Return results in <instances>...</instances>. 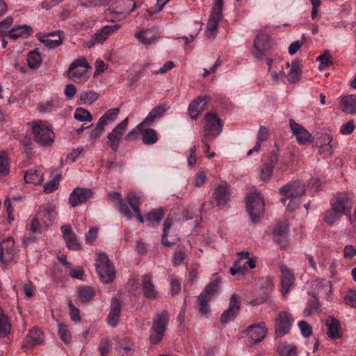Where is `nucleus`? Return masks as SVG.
<instances>
[{"instance_id": "nucleus-16", "label": "nucleus", "mask_w": 356, "mask_h": 356, "mask_svg": "<svg viewBox=\"0 0 356 356\" xmlns=\"http://www.w3.org/2000/svg\"><path fill=\"white\" fill-rule=\"evenodd\" d=\"M134 36L145 46L156 44L160 38L157 29L154 27L138 31Z\"/></svg>"}, {"instance_id": "nucleus-36", "label": "nucleus", "mask_w": 356, "mask_h": 356, "mask_svg": "<svg viewBox=\"0 0 356 356\" xmlns=\"http://www.w3.org/2000/svg\"><path fill=\"white\" fill-rule=\"evenodd\" d=\"M238 259L235 261L232 267L230 268V273L232 275L237 274L243 275L247 271V267L245 264H242L241 262L244 259H248L250 257V253L248 251H242L238 252Z\"/></svg>"}, {"instance_id": "nucleus-9", "label": "nucleus", "mask_w": 356, "mask_h": 356, "mask_svg": "<svg viewBox=\"0 0 356 356\" xmlns=\"http://www.w3.org/2000/svg\"><path fill=\"white\" fill-rule=\"evenodd\" d=\"M289 127L299 145H305L313 143L314 138L312 134L301 124H298L295 120L290 119L289 121Z\"/></svg>"}, {"instance_id": "nucleus-31", "label": "nucleus", "mask_w": 356, "mask_h": 356, "mask_svg": "<svg viewBox=\"0 0 356 356\" xmlns=\"http://www.w3.org/2000/svg\"><path fill=\"white\" fill-rule=\"evenodd\" d=\"M288 225L286 222H279L276 225L273 231L275 241L281 246H285L288 238Z\"/></svg>"}, {"instance_id": "nucleus-17", "label": "nucleus", "mask_w": 356, "mask_h": 356, "mask_svg": "<svg viewBox=\"0 0 356 356\" xmlns=\"http://www.w3.org/2000/svg\"><path fill=\"white\" fill-rule=\"evenodd\" d=\"M333 136L330 132L326 131L321 134L316 139V146L320 154L325 156H330L333 153Z\"/></svg>"}, {"instance_id": "nucleus-6", "label": "nucleus", "mask_w": 356, "mask_h": 356, "mask_svg": "<svg viewBox=\"0 0 356 356\" xmlns=\"http://www.w3.org/2000/svg\"><path fill=\"white\" fill-rule=\"evenodd\" d=\"M168 321L169 316L167 312L163 311L156 314L153 320L149 335V341L152 344H157L163 339Z\"/></svg>"}, {"instance_id": "nucleus-25", "label": "nucleus", "mask_w": 356, "mask_h": 356, "mask_svg": "<svg viewBox=\"0 0 356 356\" xmlns=\"http://www.w3.org/2000/svg\"><path fill=\"white\" fill-rule=\"evenodd\" d=\"M88 198V188L76 187L70 193L69 202L72 207H76L86 202Z\"/></svg>"}, {"instance_id": "nucleus-18", "label": "nucleus", "mask_w": 356, "mask_h": 356, "mask_svg": "<svg viewBox=\"0 0 356 356\" xmlns=\"http://www.w3.org/2000/svg\"><path fill=\"white\" fill-rule=\"evenodd\" d=\"M120 24L106 25L95 33L92 39H90V47L97 44H102L105 42L113 33L120 28Z\"/></svg>"}, {"instance_id": "nucleus-44", "label": "nucleus", "mask_w": 356, "mask_h": 356, "mask_svg": "<svg viewBox=\"0 0 356 356\" xmlns=\"http://www.w3.org/2000/svg\"><path fill=\"white\" fill-rule=\"evenodd\" d=\"M11 330V323L8 317L0 309V337H7Z\"/></svg>"}, {"instance_id": "nucleus-56", "label": "nucleus", "mask_w": 356, "mask_h": 356, "mask_svg": "<svg viewBox=\"0 0 356 356\" xmlns=\"http://www.w3.org/2000/svg\"><path fill=\"white\" fill-rule=\"evenodd\" d=\"M40 218L37 215L31 220V222L26 225V229L32 233L40 232L41 228Z\"/></svg>"}, {"instance_id": "nucleus-5", "label": "nucleus", "mask_w": 356, "mask_h": 356, "mask_svg": "<svg viewBox=\"0 0 356 356\" xmlns=\"http://www.w3.org/2000/svg\"><path fill=\"white\" fill-rule=\"evenodd\" d=\"M205 123L200 133L202 142L205 141V138L213 139L217 138L222 130V123L216 113H208L204 116Z\"/></svg>"}, {"instance_id": "nucleus-29", "label": "nucleus", "mask_w": 356, "mask_h": 356, "mask_svg": "<svg viewBox=\"0 0 356 356\" xmlns=\"http://www.w3.org/2000/svg\"><path fill=\"white\" fill-rule=\"evenodd\" d=\"M269 40V36L266 34H258L254 41V48L252 54L257 58H261L264 56L266 51V44Z\"/></svg>"}, {"instance_id": "nucleus-26", "label": "nucleus", "mask_w": 356, "mask_h": 356, "mask_svg": "<svg viewBox=\"0 0 356 356\" xmlns=\"http://www.w3.org/2000/svg\"><path fill=\"white\" fill-rule=\"evenodd\" d=\"M325 325L327 327V335L332 340L341 339L343 337L341 324L338 319L332 316H330L325 321Z\"/></svg>"}, {"instance_id": "nucleus-21", "label": "nucleus", "mask_w": 356, "mask_h": 356, "mask_svg": "<svg viewBox=\"0 0 356 356\" xmlns=\"http://www.w3.org/2000/svg\"><path fill=\"white\" fill-rule=\"evenodd\" d=\"M99 1L102 4L108 2L122 1L124 7H113V10L122 16V18H126L131 13L136 9V5L133 0H90V5L93 2Z\"/></svg>"}, {"instance_id": "nucleus-23", "label": "nucleus", "mask_w": 356, "mask_h": 356, "mask_svg": "<svg viewBox=\"0 0 356 356\" xmlns=\"http://www.w3.org/2000/svg\"><path fill=\"white\" fill-rule=\"evenodd\" d=\"M267 328L264 322L251 325L247 328V334L254 343L261 341L265 338Z\"/></svg>"}, {"instance_id": "nucleus-49", "label": "nucleus", "mask_w": 356, "mask_h": 356, "mask_svg": "<svg viewBox=\"0 0 356 356\" xmlns=\"http://www.w3.org/2000/svg\"><path fill=\"white\" fill-rule=\"evenodd\" d=\"M341 213L339 212H337L335 210L332 209V208L329 210H327L324 213V221L330 225H334L337 220H339V218L341 216Z\"/></svg>"}, {"instance_id": "nucleus-43", "label": "nucleus", "mask_w": 356, "mask_h": 356, "mask_svg": "<svg viewBox=\"0 0 356 356\" xmlns=\"http://www.w3.org/2000/svg\"><path fill=\"white\" fill-rule=\"evenodd\" d=\"M120 108H115L108 110L106 111L99 119V124H103L104 127L108 124L114 122L119 113H120Z\"/></svg>"}, {"instance_id": "nucleus-45", "label": "nucleus", "mask_w": 356, "mask_h": 356, "mask_svg": "<svg viewBox=\"0 0 356 356\" xmlns=\"http://www.w3.org/2000/svg\"><path fill=\"white\" fill-rule=\"evenodd\" d=\"M55 36L56 33L52 32L49 35H43L39 37V40L49 49L55 48L60 45L62 43L60 35H58V39L51 38Z\"/></svg>"}, {"instance_id": "nucleus-1", "label": "nucleus", "mask_w": 356, "mask_h": 356, "mask_svg": "<svg viewBox=\"0 0 356 356\" xmlns=\"http://www.w3.org/2000/svg\"><path fill=\"white\" fill-rule=\"evenodd\" d=\"M305 192V186L300 181H291L283 186L280 189V193L283 197L281 202L291 211L298 208L300 198Z\"/></svg>"}, {"instance_id": "nucleus-33", "label": "nucleus", "mask_w": 356, "mask_h": 356, "mask_svg": "<svg viewBox=\"0 0 356 356\" xmlns=\"http://www.w3.org/2000/svg\"><path fill=\"white\" fill-rule=\"evenodd\" d=\"M166 111V107L164 105H160L154 107L144 119V120L138 124L137 129H142L145 125H151L154 121L159 118L163 116Z\"/></svg>"}, {"instance_id": "nucleus-58", "label": "nucleus", "mask_w": 356, "mask_h": 356, "mask_svg": "<svg viewBox=\"0 0 356 356\" xmlns=\"http://www.w3.org/2000/svg\"><path fill=\"white\" fill-rule=\"evenodd\" d=\"M98 349L101 356H108L111 349V343L108 339H103L100 341Z\"/></svg>"}, {"instance_id": "nucleus-15", "label": "nucleus", "mask_w": 356, "mask_h": 356, "mask_svg": "<svg viewBox=\"0 0 356 356\" xmlns=\"http://www.w3.org/2000/svg\"><path fill=\"white\" fill-rule=\"evenodd\" d=\"M15 254V241L12 237H8L0 243V261L3 264L11 261Z\"/></svg>"}, {"instance_id": "nucleus-20", "label": "nucleus", "mask_w": 356, "mask_h": 356, "mask_svg": "<svg viewBox=\"0 0 356 356\" xmlns=\"http://www.w3.org/2000/svg\"><path fill=\"white\" fill-rule=\"evenodd\" d=\"M137 129H134L129 131L125 138L127 140H131L136 137V132ZM138 131H142V141L145 145H153L158 140V136L154 129L151 128H147L142 129H138Z\"/></svg>"}, {"instance_id": "nucleus-40", "label": "nucleus", "mask_w": 356, "mask_h": 356, "mask_svg": "<svg viewBox=\"0 0 356 356\" xmlns=\"http://www.w3.org/2000/svg\"><path fill=\"white\" fill-rule=\"evenodd\" d=\"M44 341L43 333L38 328H33L29 331L26 337V346H32L42 343Z\"/></svg>"}, {"instance_id": "nucleus-42", "label": "nucleus", "mask_w": 356, "mask_h": 356, "mask_svg": "<svg viewBox=\"0 0 356 356\" xmlns=\"http://www.w3.org/2000/svg\"><path fill=\"white\" fill-rule=\"evenodd\" d=\"M286 66L287 68H289V71L286 75L287 80L291 83L298 81L300 75V70L298 63L293 61L291 65L287 63H286Z\"/></svg>"}, {"instance_id": "nucleus-38", "label": "nucleus", "mask_w": 356, "mask_h": 356, "mask_svg": "<svg viewBox=\"0 0 356 356\" xmlns=\"http://www.w3.org/2000/svg\"><path fill=\"white\" fill-rule=\"evenodd\" d=\"M24 177L26 183L40 185L44 180V173L41 170L30 169L24 173Z\"/></svg>"}, {"instance_id": "nucleus-61", "label": "nucleus", "mask_w": 356, "mask_h": 356, "mask_svg": "<svg viewBox=\"0 0 356 356\" xmlns=\"http://www.w3.org/2000/svg\"><path fill=\"white\" fill-rule=\"evenodd\" d=\"M298 325L301 334L304 337H309L312 334V327L306 321H301L298 322Z\"/></svg>"}, {"instance_id": "nucleus-11", "label": "nucleus", "mask_w": 356, "mask_h": 356, "mask_svg": "<svg viewBox=\"0 0 356 356\" xmlns=\"http://www.w3.org/2000/svg\"><path fill=\"white\" fill-rule=\"evenodd\" d=\"M281 272V293L283 296L287 295L293 287L295 282V276L292 270L284 264H280Z\"/></svg>"}, {"instance_id": "nucleus-30", "label": "nucleus", "mask_w": 356, "mask_h": 356, "mask_svg": "<svg viewBox=\"0 0 356 356\" xmlns=\"http://www.w3.org/2000/svg\"><path fill=\"white\" fill-rule=\"evenodd\" d=\"M121 312V305L117 298H113L111 302L110 312L107 317L108 324L115 327L118 322Z\"/></svg>"}, {"instance_id": "nucleus-63", "label": "nucleus", "mask_w": 356, "mask_h": 356, "mask_svg": "<svg viewBox=\"0 0 356 356\" xmlns=\"http://www.w3.org/2000/svg\"><path fill=\"white\" fill-rule=\"evenodd\" d=\"M74 118L80 122L89 120V111L83 108H77L74 115Z\"/></svg>"}, {"instance_id": "nucleus-24", "label": "nucleus", "mask_w": 356, "mask_h": 356, "mask_svg": "<svg viewBox=\"0 0 356 356\" xmlns=\"http://www.w3.org/2000/svg\"><path fill=\"white\" fill-rule=\"evenodd\" d=\"M268 70L270 73L271 78L273 81L279 82L280 80L286 77L284 71V66L280 60L267 59Z\"/></svg>"}, {"instance_id": "nucleus-13", "label": "nucleus", "mask_w": 356, "mask_h": 356, "mask_svg": "<svg viewBox=\"0 0 356 356\" xmlns=\"http://www.w3.org/2000/svg\"><path fill=\"white\" fill-rule=\"evenodd\" d=\"M239 311L240 298L236 294H232L228 308L220 316L221 322L222 323H227L234 320L239 314Z\"/></svg>"}, {"instance_id": "nucleus-54", "label": "nucleus", "mask_w": 356, "mask_h": 356, "mask_svg": "<svg viewBox=\"0 0 356 356\" xmlns=\"http://www.w3.org/2000/svg\"><path fill=\"white\" fill-rule=\"evenodd\" d=\"M356 257V245L348 244L343 249V257L346 260H351Z\"/></svg>"}, {"instance_id": "nucleus-7", "label": "nucleus", "mask_w": 356, "mask_h": 356, "mask_svg": "<svg viewBox=\"0 0 356 356\" xmlns=\"http://www.w3.org/2000/svg\"><path fill=\"white\" fill-rule=\"evenodd\" d=\"M330 205L337 212L348 216L350 222L353 223L350 216L353 205V195L347 193H337L330 200Z\"/></svg>"}, {"instance_id": "nucleus-2", "label": "nucleus", "mask_w": 356, "mask_h": 356, "mask_svg": "<svg viewBox=\"0 0 356 356\" xmlns=\"http://www.w3.org/2000/svg\"><path fill=\"white\" fill-rule=\"evenodd\" d=\"M34 141L42 147H50L54 143L55 134L51 126L45 121L37 120L29 123Z\"/></svg>"}, {"instance_id": "nucleus-51", "label": "nucleus", "mask_w": 356, "mask_h": 356, "mask_svg": "<svg viewBox=\"0 0 356 356\" xmlns=\"http://www.w3.org/2000/svg\"><path fill=\"white\" fill-rule=\"evenodd\" d=\"M317 60L320 62L319 70L321 71L326 70L330 65L332 64V57L329 51H325L323 54L318 56Z\"/></svg>"}, {"instance_id": "nucleus-57", "label": "nucleus", "mask_w": 356, "mask_h": 356, "mask_svg": "<svg viewBox=\"0 0 356 356\" xmlns=\"http://www.w3.org/2000/svg\"><path fill=\"white\" fill-rule=\"evenodd\" d=\"M279 353L280 356H297L296 348L293 345L282 346Z\"/></svg>"}, {"instance_id": "nucleus-48", "label": "nucleus", "mask_w": 356, "mask_h": 356, "mask_svg": "<svg viewBox=\"0 0 356 356\" xmlns=\"http://www.w3.org/2000/svg\"><path fill=\"white\" fill-rule=\"evenodd\" d=\"M222 0H216L209 19L219 22L222 17Z\"/></svg>"}, {"instance_id": "nucleus-27", "label": "nucleus", "mask_w": 356, "mask_h": 356, "mask_svg": "<svg viewBox=\"0 0 356 356\" xmlns=\"http://www.w3.org/2000/svg\"><path fill=\"white\" fill-rule=\"evenodd\" d=\"M141 290L147 299H155L158 292L153 283L152 277L149 274H145L141 277Z\"/></svg>"}, {"instance_id": "nucleus-46", "label": "nucleus", "mask_w": 356, "mask_h": 356, "mask_svg": "<svg viewBox=\"0 0 356 356\" xmlns=\"http://www.w3.org/2000/svg\"><path fill=\"white\" fill-rule=\"evenodd\" d=\"M219 284L220 281L218 280L211 282L200 295H204V298L211 300L214 294L218 291Z\"/></svg>"}, {"instance_id": "nucleus-8", "label": "nucleus", "mask_w": 356, "mask_h": 356, "mask_svg": "<svg viewBox=\"0 0 356 356\" xmlns=\"http://www.w3.org/2000/svg\"><path fill=\"white\" fill-rule=\"evenodd\" d=\"M88 63L86 58L75 60L70 64L66 72L68 77L76 82H82L88 79Z\"/></svg>"}, {"instance_id": "nucleus-19", "label": "nucleus", "mask_w": 356, "mask_h": 356, "mask_svg": "<svg viewBox=\"0 0 356 356\" xmlns=\"http://www.w3.org/2000/svg\"><path fill=\"white\" fill-rule=\"evenodd\" d=\"M259 285L261 287V297L250 302V304L252 306L264 303L266 300L269 293L274 289L273 281L270 277H262L259 280Z\"/></svg>"}, {"instance_id": "nucleus-12", "label": "nucleus", "mask_w": 356, "mask_h": 356, "mask_svg": "<svg viewBox=\"0 0 356 356\" xmlns=\"http://www.w3.org/2000/svg\"><path fill=\"white\" fill-rule=\"evenodd\" d=\"M231 195L232 191L229 186L224 183L219 184L214 188L212 197L217 207H224L230 200Z\"/></svg>"}, {"instance_id": "nucleus-34", "label": "nucleus", "mask_w": 356, "mask_h": 356, "mask_svg": "<svg viewBox=\"0 0 356 356\" xmlns=\"http://www.w3.org/2000/svg\"><path fill=\"white\" fill-rule=\"evenodd\" d=\"M60 229L67 246L72 250H78L80 245L76 235L72 232L71 227L65 225L61 227Z\"/></svg>"}, {"instance_id": "nucleus-39", "label": "nucleus", "mask_w": 356, "mask_h": 356, "mask_svg": "<svg viewBox=\"0 0 356 356\" xmlns=\"http://www.w3.org/2000/svg\"><path fill=\"white\" fill-rule=\"evenodd\" d=\"M127 200L134 212L137 220L140 223H143L144 218L140 212V202L139 197L136 194L130 193L127 196Z\"/></svg>"}, {"instance_id": "nucleus-10", "label": "nucleus", "mask_w": 356, "mask_h": 356, "mask_svg": "<svg viewBox=\"0 0 356 356\" xmlns=\"http://www.w3.org/2000/svg\"><path fill=\"white\" fill-rule=\"evenodd\" d=\"M292 316L284 311L279 313L275 318V334L277 337H281L287 334L293 323Z\"/></svg>"}, {"instance_id": "nucleus-62", "label": "nucleus", "mask_w": 356, "mask_h": 356, "mask_svg": "<svg viewBox=\"0 0 356 356\" xmlns=\"http://www.w3.org/2000/svg\"><path fill=\"white\" fill-rule=\"evenodd\" d=\"M198 301L200 307V312L202 314H207L210 311L209 305H208L210 300L204 298V295H200L198 296Z\"/></svg>"}, {"instance_id": "nucleus-47", "label": "nucleus", "mask_w": 356, "mask_h": 356, "mask_svg": "<svg viewBox=\"0 0 356 356\" xmlns=\"http://www.w3.org/2000/svg\"><path fill=\"white\" fill-rule=\"evenodd\" d=\"M42 62V58L37 50L31 51L27 56V63L30 68H38Z\"/></svg>"}, {"instance_id": "nucleus-59", "label": "nucleus", "mask_w": 356, "mask_h": 356, "mask_svg": "<svg viewBox=\"0 0 356 356\" xmlns=\"http://www.w3.org/2000/svg\"><path fill=\"white\" fill-rule=\"evenodd\" d=\"M59 185V177L56 176L55 178L47 182L44 186V192L50 193L58 188Z\"/></svg>"}, {"instance_id": "nucleus-3", "label": "nucleus", "mask_w": 356, "mask_h": 356, "mask_svg": "<svg viewBox=\"0 0 356 356\" xmlns=\"http://www.w3.org/2000/svg\"><path fill=\"white\" fill-rule=\"evenodd\" d=\"M95 266L102 282L109 284L115 280V268L104 252H99L97 254Z\"/></svg>"}, {"instance_id": "nucleus-28", "label": "nucleus", "mask_w": 356, "mask_h": 356, "mask_svg": "<svg viewBox=\"0 0 356 356\" xmlns=\"http://www.w3.org/2000/svg\"><path fill=\"white\" fill-rule=\"evenodd\" d=\"M108 200L111 202L117 204L118 209L125 217L129 219L133 218L134 213L129 209L127 203L122 200L120 193L118 192L109 193L108 195Z\"/></svg>"}, {"instance_id": "nucleus-22", "label": "nucleus", "mask_w": 356, "mask_h": 356, "mask_svg": "<svg viewBox=\"0 0 356 356\" xmlns=\"http://www.w3.org/2000/svg\"><path fill=\"white\" fill-rule=\"evenodd\" d=\"M36 215L45 225H48L56 219L57 212L54 206L47 203L40 206Z\"/></svg>"}, {"instance_id": "nucleus-37", "label": "nucleus", "mask_w": 356, "mask_h": 356, "mask_svg": "<svg viewBox=\"0 0 356 356\" xmlns=\"http://www.w3.org/2000/svg\"><path fill=\"white\" fill-rule=\"evenodd\" d=\"M33 29L27 25L15 26L8 31L9 36L13 40H17L19 38H27L31 35Z\"/></svg>"}, {"instance_id": "nucleus-64", "label": "nucleus", "mask_w": 356, "mask_h": 356, "mask_svg": "<svg viewBox=\"0 0 356 356\" xmlns=\"http://www.w3.org/2000/svg\"><path fill=\"white\" fill-rule=\"evenodd\" d=\"M344 302L352 307H356V290L350 291L344 297Z\"/></svg>"}, {"instance_id": "nucleus-53", "label": "nucleus", "mask_w": 356, "mask_h": 356, "mask_svg": "<svg viewBox=\"0 0 356 356\" xmlns=\"http://www.w3.org/2000/svg\"><path fill=\"white\" fill-rule=\"evenodd\" d=\"M218 22L209 19L207 22L205 35L209 38H214L217 35L218 29Z\"/></svg>"}, {"instance_id": "nucleus-41", "label": "nucleus", "mask_w": 356, "mask_h": 356, "mask_svg": "<svg viewBox=\"0 0 356 356\" xmlns=\"http://www.w3.org/2000/svg\"><path fill=\"white\" fill-rule=\"evenodd\" d=\"M206 99L202 96L195 98L188 106V113L191 119H196L202 111V106L200 107V104Z\"/></svg>"}, {"instance_id": "nucleus-4", "label": "nucleus", "mask_w": 356, "mask_h": 356, "mask_svg": "<svg viewBox=\"0 0 356 356\" xmlns=\"http://www.w3.org/2000/svg\"><path fill=\"white\" fill-rule=\"evenodd\" d=\"M264 200L259 191H253L247 197L246 209L252 220L255 223L264 213Z\"/></svg>"}, {"instance_id": "nucleus-55", "label": "nucleus", "mask_w": 356, "mask_h": 356, "mask_svg": "<svg viewBox=\"0 0 356 356\" xmlns=\"http://www.w3.org/2000/svg\"><path fill=\"white\" fill-rule=\"evenodd\" d=\"M58 334L61 340L65 343H68L71 341L70 332L67 330V326L63 323L58 325Z\"/></svg>"}, {"instance_id": "nucleus-60", "label": "nucleus", "mask_w": 356, "mask_h": 356, "mask_svg": "<svg viewBox=\"0 0 356 356\" xmlns=\"http://www.w3.org/2000/svg\"><path fill=\"white\" fill-rule=\"evenodd\" d=\"M78 297L81 302H89V287L87 286H79L77 289Z\"/></svg>"}, {"instance_id": "nucleus-14", "label": "nucleus", "mask_w": 356, "mask_h": 356, "mask_svg": "<svg viewBox=\"0 0 356 356\" xmlns=\"http://www.w3.org/2000/svg\"><path fill=\"white\" fill-rule=\"evenodd\" d=\"M128 122L129 119L128 118H126L120 124H118L107 136L109 145L114 152H116L118 149L119 142L121 140L124 130L128 125Z\"/></svg>"}, {"instance_id": "nucleus-50", "label": "nucleus", "mask_w": 356, "mask_h": 356, "mask_svg": "<svg viewBox=\"0 0 356 356\" xmlns=\"http://www.w3.org/2000/svg\"><path fill=\"white\" fill-rule=\"evenodd\" d=\"M163 209H159L147 213L145 218L150 223H159L163 218Z\"/></svg>"}, {"instance_id": "nucleus-32", "label": "nucleus", "mask_w": 356, "mask_h": 356, "mask_svg": "<svg viewBox=\"0 0 356 356\" xmlns=\"http://www.w3.org/2000/svg\"><path fill=\"white\" fill-rule=\"evenodd\" d=\"M339 107L346 114L356 113V95H348L340 97Z\"/></svg>"}, {"instance_id": "nucleus-52", "label": "nucleus", "mask_w": 356, "mask_h": 356, "mask_svg": "<svg viewBox=\"0 0 356 356\" xmlns=\"http://www.w3.org/2000/svg\"><path fill=\"white\" fill-rule=\"evenodd\" d=\"M172 226V220L170 218H167L163 223V235L161 238V243L163 245L167 247L172 246L174 243L170 242L167 239V236Z\"/></svg>"}, {"instance_id": "nucleus-35", "label": "nucleus", "mask_w": 356, "mask_h": 356, "mask_svg": "<svg viewBox=\"0 0 356 356\" xmlns=\"http://www.w3.org/2000/svg\"><path fill=\"white\" fill-rule=\"evenodd\" d=\"M115 341L117 342L115 350L118 352L119 356H134L133 344L127 338L120 339L117 337L115 338Z\"/></svg>"}]
</instances>
